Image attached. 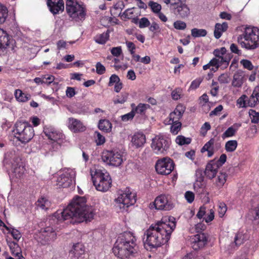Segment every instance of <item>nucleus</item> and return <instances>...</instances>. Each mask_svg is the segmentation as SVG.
<instances>
[{
  "mask_svg": "<svg viewBox=\"0 0 259 259\" xmlns=\"http://www.w3.org/2000/svg\"><path fill=\"white\" fill-rule=\"evenodd\" d=\"M175 228V219L172 217L163 218L151 224L143 237L145 247L147 250L151 249L166 243Z\"/></svg>",
  "mask_w": 259,
  "mask_h": 259,
  "instance_id": "obj_1",
  "label": "nucleus"
},
{
  "mask_svg": "<svg viewBox=\"0 0 259 259\" xmlns=\"http://www.w3.org/2000/svg\"><path fill=\"white\" fill-rule=\"evenodd\" d=\"M86 202L84 197L76 196L63 211H56L54 217L60 221L75 218L78 223L90 222L95 212L92 207L86 205Z\"/></svg>",
  "mask_w": 259,
  "mask_h": 259,
  "instance_id": "obj_2",
  "label": "nucleus"
},
{
  "mask_svg": "<svg viewBox=\"0 0 259 259\" xmlns=\"http://www.w3.org/2000/svg\"><path fill=\"white\" fill-rule=\"evenodd\" d=\"M136 239L132 233L125 232L119 235L113 248L114 255L120 259H128L138 253Z\"/></svg>",
  "mask_w": 259,
  "mask_h": 259,
  "instance_id": "obj_3",
  "label": "nucleus"
},
{
  "mask_svg": "<svg viewBox=\"0 0 259 259\" xmlns=\"http://www.w3.org/2000/svg\"><path fill=\"white\" fill-rule=\"evenodd\" d=\"M238 42L242 48L253 50L259 46V29L257 27H246L242 35L237 38Z\"/></svg>",
  "mask_w": 259,
  "mask_h": 259,
  "instance_id": "obj_4",
  "label": "nucleus"
},
{
  "mask_svg": "<svg viewBox=\"0 0 259 259\" xmlns=\"http://www.w3.org/2000/svg\"><path fill=\"white\" fill-rule=\"evenodd\" d=\"M90 172L93 184L98 191L106 192L111 187L112 180L106 170L94 168Z\"/></svg>",
  "mask_w": 259,
  "mask_h": 259,
  "instance_id": "obj_5",
  "label": "nucleus"
},
{
  "mask_svg": "<svg viewBox=\"0 0 259 259\" xmlns=\"http://www.w3.org/2000/svg\"><path fill=\"white\" fill-rule=\"evenodd\" d=\"M13 132L15 138L22 144L29 142L34 135L32 126L29 122L23 120L15 123Z\"/></svg>",
  "mask_w": 259,
  "mask_h": 259,
  "instance_id": "obj_6",
  "label": "nucleus"
},
{
  "mask_svg": "<svg viewBox=\"0 0 259 259\" xmlns=\"http://www.w3.org/2000/svg\"><path fill=\"white\" fill-rule=\"evenodd\" d=\"M66 10L69 16L76 21L84 20L86 15L85 9L77 2L67 0Z\"/></svg>",
  "mask_w": 259,
  "mask_h": 259,
  "instance_id": "obj_7",
  "label": "nucleus"
},
{
  "mask_svg": "<svg viewBox=\"0 0 259 259\" xmlns=\"http://www.w3.org/2000/svg\"><path fill=\"white\" fill-rule=\"evenodd\" d=\"M101 158L108 165L116 167L119 166L123 161L122 153L117 150L104 151Z\"/></svg>",
  "mask_w": 259,
  "mask_h": 259,
  "instance_id": "obj_8",
  "label": "nucleus"
},
{
  "mask_svg": "<svg viewBox=\"0 0 259 259\" xmlns=\"http://www.w3.org/2000/svg\"><path fill=\"white\" fill-rule=\"evenodd\" d=\"M135 197L134 193L126 190L116 199V207H119L121 211L126 210L127 208L135 203Z\"/></svg>",
  "mask_w": 259,
  "mask_h": 259,
  "instance_id": "obj_9",
  "label": "nucleus"
},
{
  "mask_svg": "<svg viewBox=\"0 0 259 259\" xmlns=\"http://www.w3.org/2000/svg\"><path fill=\"white\" fill-rule=\"evenodd\" d=\"M169 146V141L162 136H156L152 139L151 148L156 154H166Z\"/></svg>",
  "mask_w": 259,
  "mask_h": 259,
  "instance_id": "obj_10",
  "label": "nucleus"
},
{
  "mask_svg": "<svg viewBox=\"0 0 259 259\" xmlns=\"http://www.w3.org/2000/svg\"><path fill=\"white\" fill-rule=\"evenodd\" d=\"M174 165L175 164L170 158L165 157L157 160L155 164V169L158 174L167 175L173 170Z\"/></svg>",
  "mask_w": 259,
  "mask_h": 259,
  "instance_id": "obj_11",
  "label": "nucleus"
},
{
  "mask_svg": "<svg viewBox=\"0 0 259 259\" xmlns=\"http://www.w3.org/2000/svg\"><path fill=\"white\" fill-rule=\"evenodd\" d=\"M154 205L156 209L169 210L174 208V204L169 195H160L157 197Z\"/></svg>",
  "mask_w": 259,
  "mask_h": 259,
  "instance_id": "obj_12",
  "label": "nucleus"
},
{
  "mask_svg": "<svg viewBox=\"0 0 259 259\" xmlns=\"http://www.w3.org/2000/svg\"><path fill=\"white\" fill-rule=\"evenodd\" d=\"M75 176V172L70 169L64 171L57 178L56 185L59 188H67L70 186Z\"/></svg>",
  "mask_w": 259,
  "mask_h": 259,
  "instance_id": "obj_13",
  "label": "nucleus"
},
{
  "mask_svg": "<svg viewBox=\"0 0 259 259\" xmlns=\"http://www.w3.org/2000/svg\"><path fill=\"white\" fill-rule=\"evenodd\" d=\"M13 166V172L15 176L17 178L21 179L23 178L25 174V168L23 165V163L21 161V159L19 157H15L14 159V162L12 163Z\"/></svg>",
  "mask_w": 259,
  "mask_h": 259,
  "instance_id": "obj_14",
  "label": "nucleus"
},
{
  "mask_svg": "<svg viewBox=\"0 0 259 259\" xmlns=\"http://www.w3.org/2000/svg\"><path fill=\"white\" fill-rule=\"evenodd\" d=\"M207 239L204 233L197 234L191 239L192 247L194 250H198L203 247Z\"/></svg>",
  "mask_w": 259,
  "mask_h": 259,
  "instance_id": "obj_15",
  "label": "nucleus"
},
{
  "mask_svg": "<svg viewBox=\"0 0 259 259\" xmlns=\"http://www.w3.org/2000/svg\"><path fill=\"white\" fill-rule=\"evenodd\" d=\"M68 127L74 133L82 132L86 130V127L82 122L72 117L68 119Z\"/></svg>",
  "mask_w": 259,
  "mask_h": 259,
  "instance_id": "obj_16",
  "label": "nucleus"
},
{
  "mask_svg": "<svg viewBox=\"0 0 259 259\" xmlns=\"http://www.w3.org/2000/svg\"><path fill=\"white\" fill-rule=\"evenodd\" d=\"M219 168L215 163V159L211 160L207 164L204 174L207 178L212 179L215 176Z\"/></svg>",
  "mask_w": 259,
  "mask_h": 259,
  "instance_id": "obj_17",
  "label": "nucleus"
},
{
  "mask_svg": "<svg viewBox=\"0 0 259 259\" xmlns=\"http://www.w3.org/2000/svg\"><path fill=\"white\" fill-rule=\"evenodd\" d=\"M47 5L54 15L59 13V11L62 12L64 9L63 0H48Z\"/></svg>",
  "mask_w": 259,
  "mask_h": 259,
  "instance_id": "obj_18",
  "label": "nucleus"
},
{
  "mask_svg": "<svg viewBox=\"0 0 259 259\" xmlns=\"http://www.w3.org/2000/svg\"><path fill=\"white\" fill-rule=\"evenodd\" d=\"M185 110V107L183 105H178L175 110L170 113L169 121H171V122H180L179 120L182 118Z\"/></svg>",
  "mask_w": 259,
  "mask_h": 259,
  "instance_id": "obj_19",
  "label": "nucleus"
},
{
  "mask_svg": "<svg viewBox=\"0 0 259 259\" xmlns=\"http://www.w3.org/2000/svg\"><path fill=\"white\" fill-rule=\"evenodd\" d=\"M41 235L45 237V240L40 241L41 243L42 244H46L50 241L55 239L56 233L52 227H48L44 229L41 233Z\"/></svg>",
  "mask_w": 259,
  "mask_h": 259,
  "instance_id": "obj_20",
  "label": "nucleus"
},
{
  "mask_svg": "<svg viewBox=\"0 0 259 259\" xmlns=\"http://www.w3.org/2000/svg\"><path fill=\"white\" fill-rule=\"evenodd\" d=\"M145 142V136L141 133H136L134 135L132 139V144L137 148L143 146Z\"/></svg>",
  "mask_w": 259,
  "mask_h": 259,
  "instance_id": "obj_21",
  "label": "nucleus"
},
{
  "mask_svg": "<svg viewBox=\"0 0 259 259\" xmlns=\"http://www.w3.org/2000/svg\"><path fill=\"white\" fill-rule=\"evenodd\" d=\"M248 105L250 107H254L259 103V86L256 87L249 99Z\"/></svg>",
  "mask_w": 259,
  "mask_h": 259,
  "instance_id": "obj_22",
  "label": "nucleus"
},
{
  "mask_svg": "<svg viewBox=\"0 0 259 259\" xmlns=\"http://www.w3.org/2000/svg\"><path fill=\"white\" fill-rule=\"evenodd\" d=\"M228 175L225 172H220L213 180V185L218 189L223 187L227 181Z\"/></svg>",
  "mask_w": 259,
  "mask_h": 259,
  "instance_id": "obj_23",
  "label": "nucleus"
},
{
  "mask_svg": "<svg viewBox=\"0 0 259 259\" xmlns=\"http://www.w3.org/2000/svg\"><path fill=\"white\" fill-rule=\"evenodd\" d=\"M228 28V23L223 22L222 24L216 23L214 27V36L215 38H220L222 33L225 32Z\"/></svg>",
  "mask_w": 259,
  "mask_h": 259,
  "instance_id": "obj_24",
  "label": "nucleus"
},
{
  "mask_svg": "<svg viewBox=\"0 0 259 259\" xmlns=\"http://www.w3.org/2000/svg\"><path fill=\"white\" fill-rule=\"evenodd\" d=\"M176 14L180 17L184 18L188 16L190 10L187 5L181 4L177 7Z\"/></svg>",
  "mask_w": 259,
  "mask_h": 259,
  "instance_id": "obj_25",
  "label": "nucleus"
},
{
  "mask_svg": "<svg viewBox=\"0 0 259 259\" xmlns=\"http://www.w3.org/2000/svg\"><path fill=\"white\" fill-rule=\"evenodd\" d=\"M70 253L73 254L77 257H80L84 253V246L80 243L73 245L72 249L70 250Z\"/></svg>",
  "mask_w": 259,
  "mask_h": 259,
  "instance_id": "obj_26",
  "label": "nucleus"
},
{
  "mask_svg": "<svg viewBox=\"0 0 259 259\" xmlns=\"http://www.w3.org/2000/svg\"><path fill=\"white\" fill-rule=\"evenodd\" d=\"M109 31L107 30L106 32L97 34L94 38V40L99 44H105L109 39Z\"/></svg>",
  "mask_w": 259,
  "mask_h": 259,
  "instance_id": "obj_27",
  "label": "nucleus"
},
{
  "mask_svg": "<svg viewBox=\"0 0 259 259\" xmlns=\"http://www.w3.org/2000/svg\"><path fill=\"white\" fill-rule=\"evenodd\" d=\"M98 127L100 130L106 133L110 132L112 128V124L106 119L100 120L99 122Z\"/></svg>",
  "mask_w": 259,
  "mask_h": 259,
  "instance_id": "obj_28",
  "label": "nucleus"
},
{
  "mask_svg": "<svg viewBox=\"0 0 259 259\" xmlns=\"http://www.w3.org/2000/svg\"><path fill=\"white\" fill-rule=\"evenodd\" d=\"M243 73L241 72H236L233 76L232 84L235 87H240L243 83Z\"/></svg>",
  "mask_w": 259,
  "mask_h": 259,
  "instance_id": "obj_29",
  "label": "nucleus"
},
{
  "mask_svg": "<svg viewBox=\"0 0 259 259\" xmlns=\"http://www.w3.org/2000/svg\"><path fill=\"white\" fill-rule=\"evenodd\" d=\"M44 132L46 136L52 141H56L59 139L58 133L53 128H46L44 129Z\"/></svg>",
  "mask_w": 259,
  "mask_h": 259,
  "instance_id": "obj_30",
  "label": "nucleus"
},
{
  "mask_svg": "<svg viewBox=\"0 0 259 259\" xmlns=\"http://www.w3.org/2000/svg\"><path fill=\"white\" fill-rule=\"evenodd\" d=\"M0 33V48H6L10 44V37L5 31H1Z\"/></svg>",
  "mask_w": 259,
  "mask_h": 259,
  "instance_id": "obj_31",
  "label": "nucleus"
},
{
  "mask_svg": "<svg viewBox=\"0 0 259 259\" xmlns=\"http://www.w3.org/2000/svg\"><path fill=\"white\" fill-rule=\"evenodd\" d=\"M7 243L11 251V253L15 256L21 253V249L19 245L14 241H9L7 240Z\"/></svg>",
  "mask_w": 259,
  "mask_h": 259,
  "instance_id": "obj_32",
  "label": "nucleus"
},
{
  "mask_svg": "<svg viewBox=\"0 0 259 259\" xmlns=\"http://www.w3.org/2000/svg\"><path fill=\"white\" fill-rule=\"evenodd\" d=\"M36 205L42 209L47 210L50 206V202L45 197H41L37 200Z\"/></svg>",
  "mask_w": 259,
  "mask_h": 259,
  "instance_id": "obj_33",
  "label": "nucleus"
},
{
  "mask_svg": "<svg viewBox=\"0 0 259 259\" xmlns=\"http://www.w3.org/2000/svg\"><path fill=\"white\" fill-rule=\"evenodd\" d=\"M16 98L19 101L25 102L29 100L30 98V95L25 94L20 90H16L15 93Z\"/></svg>",
  "mask_w": 259,
  "mask_h": 259,
  "instance_id": "obj_34",
  "label": "nucleus"
},
{
  "mask_svg": "<svg viewBox=\"0 0 259 259\" xmlns=\"http://www.w3.org/2000/svg\"><path fill=\"white\" fill-rule=\"evenodd\" d=\"M238 143L236 140H230L225 144V148L227 152H233L237 148Z\"/></svg>",
  "mask_w": 259,
  "mask_h": 259,
  "instance_id": "obj_35",
  "label": "nucleus"
},
{
  "mask_svg": "<svg viewBox=\"0 0 259 259\" xmlns=\"http://www.w3.org/2000/svg\"><path fill=\"white\" fill-rule=\"evenodd\" d=\"M128 94L126 92H122L120 95L117 96L113 100L114 104H123L127 99Z\"/></svg>",
  "mask_w": 259,
  "mask_h": 259,
  "instance_id": "obj_36",
  "label": "nucleus"
},
{
  "mask_svg": "<svg viewBox=\"0 0 259 259\" xmlns=\"http://www.w3.org/2000/svg\"><path fill=\"white\" fill-rule=\"evenodd\" d=\"M207 34V31L204 29L193 28L191 35L194 37H204Z\"/></svg>",
  "mask_w": 259,
  "mask_h": 259,
  "instance_id": "obj_37",
  "label": "nucleus"
},
{
  "mask_svg": "<svg viewBox=\"0 0 259 259\" xmlns=\"http://www.w3.org/2000/svg\"><path fill=\"white\" fill-rule=\"evenodd\" d=\"M150 107L149 104L140 103L135 108L136 113L141 115L144 114L146 110Z\"/></svg>",
  "mask_w": 259,
  "mask_h": 259,
  "instance_id": "obj_38",
  "label": "nucleus"
},
{
  "mask_svg": "<svg viewBox=\"0 0 259 259\" xmlns=\"http://www.w3.org/2000/svg\"><path fill=\"white\" fill-rule=\"evenodd\" d=\"M251 122L253 123H257L259 121V112L254 110L250 109L248 112Z\"/></svg>",
  "mask_w": 259,
  "mask_h": 259,
  "instance_id": "obj_39",
  "label": "nucleus"
},
{
  "mask_svg": "<svg viewBox=\"0 0 259 259\" xmlns=\"http://www.w3.org/2000/svg\"><path fill=\"white\" fill-rule=\"evenodd\" d=\"M217 60H219V67L226 68L229 65L230 59L227 57H221L217 58Z\"/></svg>",
  "mask_w": 259,
  "mask_h": 259,
  "instance_id": "obj_40",
  "label": "nucleus"
},
{
  "mask_svg": "<svg viewBox=\"0 0 259 259\" xmlns=\"http://www.w3.org/2000/svg\"><path fill=\"white\" fill-rule=\"evenodd\" d=\"M191 142V139L190 138H185L183 136H179L176 139V142L180 145L189 144Z\"/></svg>",
  "mask_w": 259,
  "mask_h": 259,
  "instance_id": "obj_41",
  "label": "nucleus"
},
{
  "mask_svg": "<svg viewBox=\"0 0 259 259\" xmlns=\"http://www.w3.org/2000/svg\"><path fill=\"white\" fill-rule=\"evenodd\" d=\"M148 6L151 9L152 12L155 14H157L160 12L161 6L160 4L153 1H150Z\"/></svg>",
  "mask_w": 259,
  "mask_h": 259,
  "instance_id": "obj_42",
  "label": "nucleus"
},
{
  "mask_svg": "<svg viewBox=\"0 0 259 259\" xmlns=\"http://www.w3.org/2000/svg\"><path fill=\"white\" fill-rule=\"evenodd\" d=\"M214 143V139H211L208 142H207L201 148V152L204 153L205 151L214 149L213 145Z\"/></svg>",
  "mask_w": 259,
  "mask_h": 259,
  "instance_id": "obj_43",
  "label": "nucleus"
},
{
  "mask_svg": "<svg viewBox=\"0 0 259 259\" xmlns=\"http://www.w3.org/2000/svg\"><path fill=\"white\" fill-rule=\"evenodd\" d=\"M237 129L235 128L233 126L229 127L222 135V138L231 137L235 135Z\"/></svg>",
  "mask_w": 259,
  "mask_h": 259,
  "instance_id": "obj_44",
  "label": "nucleus"
},
{
  "mask_svg": "<svg viewBox=\"0 0 259 259\" xmlns=\"http://www.w3.org/2000/svg\"><path fill=\"white\" fill-rule=\"evenodd\" d=\"M171 124L170 127V132L175 135L178 133L181 128L182 123L180 122H170Z\"/></svg>",
  "mask_w": 259,
  "mask_h": 259,
  "instance_id": "obj_45",
  "label": "nucleus"
},
{
  "mask_svg": "<svg viewBox=\"0 0 259 259\" xmlns=\"http://www.w3.org/2000/svg\"><path fill=\"white\" fill-rule=\"evenodd\" d=\"M8 16V11L5 7L0 5V23H4Z\"/></svg>",
  "mask_w": 259,
  "mask_h": 259,
  "instance_id": "obj_46",
  "label": "nucleus"
},
{
  "mask_svg": "<svg viewBox=\"0 0 259 259\" xmlns=\"http://www.w3.org/2000/svg\"><path fill=\"white\" fill-rule=\"evenodd\" d=\"M149 30L153 32L154 34L160 32V28L159 24L155 22H153L149 28Z\"/></svg>",
  "mask_w": 259,
  "mask_h": 259,
  "instance_id": "obj_47",
  "label": "nucleus"
},
{
  "mask_svg": "<svg viewBox=\"0 0 259 259\" xmlns=\"http://www.w3.org/2000/svg\"><path fill=\"white\" fill-rule=\"evenodd\" d=\"M174 27L178 30H184L186 27V23L181 20H178L174 23Z\"/></svg>",
  "mask_w": 259,
  "mask_h": 259,
  "instance_id": "obj_48",
  "label": "nucleus"
},
{
  "mask_svg": "<svg viewBox=\"0 0 259 259\" xmlns=\"http://www.w3.org/2000/svg\"><path fill=\"white\" fill-rule=\"evenodd\" d=\"M227 206L224 203L221 202L219 203L218 213L219 214L220 217L222 218L224 215L227 211Z\"/></svg>",
  "mask_w": 259,
  "mask_h": 259,
  "instance_id": "obj_49",
  "label": "nucleus"
},
{
  "mask_svg": "<svg viewBox=\"0 0 259 259\" xmlns=\"http://www.w3.org/2000/svg\"><path fill=\"white\" fill-rule=\"evenodd\" d=\"M150 25V22L148 18L146 17L142 18L139 22V26L140 28L147 27Z\"/></svg>",
  "mask_w": 259,
  "mask_h": 259,
  "instance_id": "obj_50",
  "label": "nucleus"
},
{
  "mask_svg": "<svg viewBox=\"0 0 259 259\" xmlns=\"http://www.w3.org/2000/svg\"><path fill=\"white\" fill-rule=\"evenodd\" d=\"M244 240V237L242 234L238 233L236 235L234 238V244L236 246H239L243 243Z\"/></svg>",
  "mask_w": 259,
  "mask_h": 259,
  "instance_id": "obj_51",
  "label": "nucleus"
},
{
  "mask_svg": "<svg viewBox=\"0 0 259 259\" xmlns=\"http://www.w3.org/2000/svg\"><path fill=\"white\" fill-rule=\"evenodd\" d=\"M8 231L11 234L13 238L17 241H18L21 237V234L20 232L17 229L10 228V231Z\"/></svg>",
  "mask_w": 259,
  "mask_h": 259,
  "instance_id": "obj_52",
  "label": "nucleus"
},
{
  "mask_svg": "<svg viewBox=\"0 0 259 259\" xmlns=\"http://www.w3.org/2000/svg\"><path fill=\"white\" fill-rule=\"evenodd\" d=\"M214 211L213 209H210L208 210L207 214L206 215V217L204 219L206 223H209L214 219Z\"/></svg>",
  "mask_w": 259,
  "mask_h": 259,
  "instance_id": "obj_53",
  "label": "nucleus"
},
{
  "mask_svg": "<svg viewBox=\"0 0 259 259\" xmlns=\"http://www.w3.org/2000/svg\"><path fill=\"white\" fill-rule=\"evenodd\" d=\"M227 50L225 47H222L220 49H215L213 51V55L215 57H224V55L226 54Z\"/></svg>",
  "mask_w": 259,
  "mask_h": 259,
  "instance_id": "obj_54",
  "label": "nucleus"
},
{
  "mask_svg": "<svg viewBox=\"0 0 259 259\" xmlns=\"http://www.w3.org/2000/svg\"><path fill=\"white\" fill-rule=\"evenodd\" d=\"M240 63L243 65L244 68L247 69L249 70L253 69V66L249 60L243 59L240 61Z\"/></svg>",
  "mask_w": 259,
  "mask_h": 259,
  "instance_id": "obj_55",
  "label": "nucleus"
},
{
  "mask_svg": "<svg viewBox=\"0 0 259 259\" xmlns=\"http://www.w3.org/2000/svg\"><path fill=\"white\" fill-rule=\"evenodd\" d=\"M96 68L97 73L100 75L104 74L106 71L105 67L100 62L96 63Z\"/></svg>",
  "mask_w": 259,
  "mask_h": 259,
  "instance_id": "obj_56",
  "label": "nucleus"
},
{
  "mask_svg": "<svg viewBox=\"0 0 259 259\" xmlns=\"http://www.w3.org/2000/svg\"><path fill=\"white\" fill-rule=\"evenodd\" d=\"M210 127L211 126L209 123L207 122H205L201 128V134L205 136L207 132L210 129Z\"/></svg>",
  "mask_w": 259,
  "mask_h": 259,
  "instance_id": "obj_57",
  "label": "nucleus"
},
{
  "mask_svg": "<svg viewBox=\"0 0 259 259\" xmlns=\"http://www.w3.org/2000/svg\"><path fill=\"white\" fill-rule=\"evenodd\" d=\"M227 156L225 154H223L218 160L215 159V163L218 165L219 167L222 166L226 161Z\"/></svg>",
  "mask_w": 259,
  "mask_h": 259,
  "instance_id": "obj_58",
  "label": "nucleus"
},
{
  "mask_svg": "<svg viewBox=\"0 0 259 259\" xmlns=\"http://www.w3.org/2000/svg\"><path fill=\"white\" fill-rule=\"evenodd\" d=\"M111 54L115 57H118L122 53L121 47H113L111 49Z\"/></svg>",
  "mask_w": 259,
  "mask_h": 259,
  "instance_id": "obj_59",
  "label": "nucleus"
},
{
  "mask_svg": "<svg viewBox=\"0 0 259 259\" xmlns=\"http://www.w3.org/2000/svg\"><path fill=\"white\" fill-rule=\"evenodd\" d=\"M135 114L134 113V111H131L130 112L121 116V120L123 121H127L133 119Z\"/></svg>",
  "mask_w": 259,
  "mask_h": 259,
  "instance_id": "obj_60",
  "label": "nucleus"
},
{
  "mask_svg": "<svg viewBox=\"0 0 259 259\" xmlns=\"http://www.w3.org/2000/svg\"><path fill=\"white\" fill-rule=\"evenodd\" d=\"M97 135L96 143L98 145H102L105 142V139L104 136L101 135L99 132H95Z\"/></svg>",
  "mask_w": 259,
  "mask_h": 259,
  "instance_id": "obj_61",
  "label": "nucleus"
},
{
  "mask_svg": "<svg viewBox=\"0 0 259 259\" xmlns=\"http://www.w3.org/2000/svg\"><path fill=\"white\" fill-rule=\"evenodd\" d=\"M185 197L189 203H192L194 199V194L191 191H187L185 193Z\"/></svg>",
  "mask_w": 259,
  "mask_h": 259,
  "instance_id": "obj_62",
  "label": "nucleus"
},
{
  "mask_svg": "<svg viewBox=\"0 0 259 259\" xmlns=\"http://www.w3.org/2000/svg\"><path fill=\"white\" fill-rule=\"evenodd\" d=\"M201 81L202 80L200 78L196 79L193 80L190 85L189 90H195L197 89L199 86Z\"/></svg>",
  "mask_w": 259,
  "mask_h": 259,
  "instance_id": "obj_63",
  "label": "nucleus"
},
{
  "mask_svg": "<svg viewBox=\"0 0 259 259\" xmlns=\"http://www.w3.org/2000/svg\"><path fill=\"white\" fill-rule=\"evenodd\" d=\"M251 212L253 215V220L256 221L257 223H259V206L252 210Z\"/></svg>",
  "mask_w": 259,
  "mask_h": 259,
  "instance_id": "obj_64",
  "label": "nucleus"
}]
</instances>
